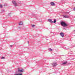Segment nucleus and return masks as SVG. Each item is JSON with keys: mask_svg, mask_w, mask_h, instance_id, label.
Here are the masks:
<instances>
[{"mask_svg": "<svg viewBox=\"0 0 75 75\" xmlns=\"http://www.w3.org/2000/svg\"><path fill=\"white\" fill-rule=\"evenodd\" d=\"M1 59H5V57H2L1 58Z\"/></svg>", "mask_w": 75, "mask_h": 75, "instance_id": "obj_12", "label": "nucleus"}, {"mask_svg": "<svg viewBox=\"0 0 75 75\" xmlns=\"http://www.w3.org/2000/svg\"><path fill=\"white\" fill-rule=\"evenodd\" d=\"M32 27H35V25H32Z\"/></svg>", "mask_w": 75, "mask_h": 75, "instance_id": "obj_15", "label": "nucleus"}, {"mask_svg": "<svg viewBox=\"0 0 75 75\" xmlns=\"http://www.w3.org/2000/svg\"><path fill=\"white\" fill-rule=\"evenodd\" d=\"M60 24L63 27H67L68 25H67V23L63 21H61Z\"/></svg>", "mask_w": 75, "mask_h": 75, "instance_id": "obj_1", "label": "nucleus"}, {"mask_svg": "<svg viewBox=\"0 0 75 75\" xmlns=\"http://www.w3.org/2000/svg\"><path fill=\"white\" fill-rule=\"evenodd\" d=\"M63 48H64V50H68V48L66 47H63Z\"/></svg>", "mask_w": 75, "mask_h": 75, "instance_id": "obj_11", "label": "nucleus"}, {"mask_svg": "<svg viewBox=\"0 0 75 75\" xmlns=\"http://www.w3.org/2000/svg\"><path fill=\"white\" fill-rule=\"evenodd\" d=\"M23 71L24 70L23 69L20 70L19 69H18V71H17V72H23Z\"/></svg>", "mask_w": 75, "mask_h": 75, "instance_id": "obj_3", "label": "nucleus"}, {"mask_svg": "<svg viewBox=\"0 0 75 75\" xmlns=\"http://www.w3.org/2000/svg\"><path fill=\"white\" fill-rule=\"evenodd\" d=\"M64 18H69V16L68 15H65L63 16Z\"/></svg>", "mask_w": 75, "mask_h": 75, "instance_id": "obj_4", "label": "nucleus"}, {"mask_svg": "<svg viewBox=\"0 0 75 75\" xmlns=\"http://www.w3.org/2000/svg\"><path fill=\"white\" fill-rule=\"evenodd\" d=\"M67 63V61H65V62H64L62 64V65H65Z\"/></svg>", "mask_w": 75, "mask_h": 75, "instance_id": "obj_9", "label": "nucleus"}, {"mask_svg": "<svg viewBox=\"0 0 75 75\" xmlns=\"http://www.w3.org/2000/svg\"><path fill=\"white\" fill-rule=\"evenodd\" d=\"M74 10L75 11V8H74Z\"/></svg>", "mask_w": 75, "mask_h": 75, "instance_id": "obj_20", "label": "nucleus"}, {"mask_svg": "<svg viewBox=\"0 0 75 75\" xmlns=\"http://www.w3.org/2000/svg\"><path fill=\"white\" fill-rule=\"evenodd\" d=\"M50 4H51V5L52 6H55V3L53 2H51L50 3Z\"/></svg>", "mask_w": 75, "mask_h": 75, "instance_id": "obj_8", "label": "nucleus"}, {"mask_svg": "<svg viewBox=\"0 0 75 75\" xmlns=\"http://www.w3.org/2000/svg\"><path fill=\"white\" fill-rule=\"evenodd\" d=\"M68 13H69V12H68Z\"/></svg>", "mask_w": 75, "mask_h": 75, "instance_id": "obj_23", "label": "nucleus"}, {"mask_svg": "<svg viewBox=\"0 0 75 75\" xmlns=\"http://www.w3.org/2000/svg\"><path fill=\"white\" fill-rule=\"evenodd\" d=\"M49 50H50V51H52V49H49Z\"/></svg>", "mask_w": 75, "mask_h": 75, "instance_id": "obj_17", "label": "nucleus"}, {"mask_svg": "<svg viewBox=\"0 0 75 75\" xmlns=\"http://www.w3.org/2000/svg\"><path fill=\"white\" fill-rule=\"evenodd\" d=\"M19 25H23V22L21 21L20 23H19Z\"/></svg>", "mask_w": 75, "mask_h": 75, "instance_id": "obj_10", "label": "nucleus"}, {"mask_svg": "<svg viewBox=\"0 0 75 75\" xmlns=\"http://www.w3.org/2000/svg\"><path fill=\"white\" fill-rule=\"evenodd\" d=\"M2 12H4V10H2Z\"/></svg>", "mask_w": 75, "mask_h": 75, "instance_id": "obj_18", "label": "nucleus"}, {"mask_svg": "<svg viewBox=\"0 0 75 75\" xmlns=\"http://www.w3.org/2000/svg\"><path fill=\"white\" fill-rule=\"evenodd\" d=\"M53 23H56V19L54 20V21L53 22Z\"/></svg>", "mask_w": 75, "mask_h": 75, "instance_id": "obj_13", "label": "nucleus"}, {"mask_svg": "<svg viewBox=\"0 0 75 75\" xmlns=\"http://www.w3.org/2000/svg\"><path fill=\"white\" fill-rule=\"evenodd\" d=\"M0 7L1 8H3V5L1 4H0Z\"/></svg>", "mask_w": 75, "mask_h": 75, "instance_id": "obj_14", "label": "nucleus"}, {"mask_svg": "<svg viewBox=\"0 0 75 75\" xmlns=\"http://www.w3.org/2000/svg\"><path fill=\"white\" fill-rule=\"evenodd\" d=\"M57 63H53L52 64V65L53 66V67H56V66H57Z\"/></svg>", "mask_w": 75, "mask_h": 75, "instance_id": "obj_6", "label": "nucleus"}, {"mask_svg": "<svg viewBox=\"0 0 75 75\" xmlns=\"http://www.w3.org/2000/svg\"><path fill=\"white\" fill-rule=\"evenodd\" d=\"M12 3L13 4H14V6H17V4L16 1H12Z\"/></svg>", "mask_w": 75, "mask_h": 75, "instance_id": "obj_2", "label": "nucleus"}, {"mask_svg": "<svg viewBox=\"0 0 75 75\" xmlns=\"http://www.w3.org/2000/svg\"><path fill=\"white\" fill-rule=\"evenodd\" d=\"M4 6H7V5L6 4H4Z\"/></svg>", "mask_w": 75, "mask_h": 75, "instance_id": "obj_16", "label": "nucleus"}, {"mask_svg": "<svg viewBox=\"0 0 75 75\" xmlns=\"http://www.w3.org/2000/svg\"><path fill=\"white\" fill-rule=\"evenodd\" d=\"M74 58H73L72 59V60H74Z\"/></svg>", "mask_w": 75, "mask_h": 75, "instance_id": "obj_21", "label": "nucleus"}, {"mask_svg": "<svg viewBox=\"0 0 75 75\" xmlns=\"http://www.w3.org/2000/svg\"><path fill=\"white\" fill-rule=\"evenodd\" d=\"M28 43H29V42H28Z\"/></svg>", "mask_w": 75, "mask_h": 75, "instance_id": "obj_22", "label": "nucleus"}, {"mask_svg": "<svg viewBox=\"0 0 75 75\" xmlns=\"http://www.w3.org/2000/svg\"><path fill=\"white\" fill-rule=\"evenodd\" d=\"M60 35L62 37H63L64 36V33H60Z\"/></svg>", "mask_w": 75, "mask_h": 75, "instance_id": "obj_7", "label": "nucleus"}, {"mask_svg": "<svg viewBox=\"0 0 75 75\" xmlns=\"http://www.w3.org/2000/svg\"><path fill=\"white\" fill-rule=\"evenodd\" d=\"M48 21H49V22H50V23H53V21H52V19H48Z\"/></svg>", "mask_w": 75, "mask_h": 75, "instance_id": "obj_5", "label": "nucleus"}, {"mask_svg": "<svg viewBox=\"0 0 75 75\" xmlns=\"http://www.w3.org/2000/svg\"><path fill=\"white\" fill-rule=\"evenodd\" d=\"M10 47H13V46L12 45H10Z\"/></svg>", "mask_w": 75, "mask_h": 75, "instance_id": "obj_19", "label": "nucleus"}]
</instances>
